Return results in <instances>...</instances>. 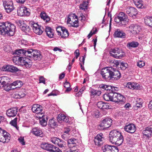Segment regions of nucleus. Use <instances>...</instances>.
Returning a JSON list of instances; mask_svg holds the SVG:
<instances>
[{"instance_id": "obj_1", "label": "nucleus", "mask_w": 152, "mask_h": 152, "mask_svg": "<svg viewBox=\"0 0 152 152\" xmlns=\"http://www.w3.org/2000/svg\"><path fill=\"white\" fill-rule=\"evenodd\" d=\"M101 74L103 78L107 80H116L121 76L120 72L112 67H107L102 69L101 71Z\"/></svg>"}, {"instance_id": "obj_2", "label": "nucleus", "mask_w": 152, "mask_h": 152, "mask_svg": "<svg viewBox=\"0 0 152 152\" xmlns=\"http://www.w3.org/2000/svg\"><path fill=\"white\" fill-rule=\"evenodd\" d=\"M15 26L10 22L0 23V34L13 36L15 31Z\"/></svg>"}, {"instance_id": "obj_3", "label": "nucleus", "mask_w": 152, "mask_h": 152, "mask_svg": "<svg viewBox=\"0 0 152 152\" xmlns=\"http://www.w3.org/2000/svg\"><path fill=\"white\" fill-rule=\"evenodd\" d=\"M26 56L33 58L34 60H40L42 56L39 50L32 49H26Z\"/></svg>"}, {"instance_id": "obj_4", "label": "nucleus", "mask_w": 152, "mask_h": 152, "mask_svg": "<svg viewBox=\"0 0 152 152\" xmlns=\"http://www.w3.org/2000/svg\"><path fill=\"white\" fill-rule=\"evenodd\" d=\"M112 124V119L108 117L104 119L98 126L99 130H104L110 127Z\"/></svg>"}, {"instance_id": "obj_5", "label": "nucleus", "mask_w": 152, "mask_h": 152, "mask_svg": "<svg viewBox=\"0 0 152 152\" xmlns=\"http://www.w3.org/2000/svg\"><path fill=\"white\" fill-rule=\"evenodd\" d=\"M110 53V56L114 58L119 59L123 57L124 55V53L122 50L117 47L111 49Z\"/></svg>"}, {"instance_id": "obj_6", "label": "nucleus", "mask_w": 152, "mask_h": 152, "mask_svg": "<svg viewBox=\"0 0 152 152\" xmlns=\"http://www.w3.org/2000/svg\"><path fill=\"white\" fill-rule=\"evenodd\" d=\"M3 4L7 13L11 12L14 9L13 3L11 0H4Z\"/></svg>"}, {"instance_id": "obj_7", "label": "nucleus", "mask_w": 152, "mask_h": 152, "mask_svg": "<svg viewBox=\"0 0 152 152\" xmlns=\"http://www.w3.org/2000/svg\"><path fill=\"white\" fill-rule=\"evenodd\" d=\"M30 25L35 33L39 35L42 33L43 29L41 26H39L37 23H34L33 22H30Z\"/></svg>"}, {"instance_id": "obj_8", "label": "nucleus", "mask_w": 152, "mask_h": 152, "mask_svg": "<svg viewBox=\"0 0 152 152\" xmlns=\"http://www.w3.org/2000/svg\"><path fill=\"white\" fill-rule=\"evenodd\" d=\"M121 133L116 130H113L111 131L109 134V140L110 142L112 143L114 142L115 141L118 139V138L121 136Z\"/></svg>"}, {"instance_id": "obj_9", "label": "nucleus", "mask_w": 152, "mask_h": 152, "mask_svg": "<svg viewBox=\"0 0 152 152\" xmlns=\"http://www.w3.org/2000/svg\"><path fill=\"white\" fill-rule=\"evenodd\" d=\"M102 148L103 152H118V148L113 145H106Z\"/></svg>"}, {"instance_id": "obj_10", "label": "nucleus", "mask_w": 152, "mask_h": 152, "mask_svg": "<svg viewBox=\"0 0 152 152\" xmlns=\"http://www.w3.org/2000/svg\"><path fill=\"white\" fill-rule=\"evenodd\" d=\"M113 101L115 102H123L125 99L124 96L119 94L113 92Z\"/></svg>"}, {"instance_id": "obj_11", "label": "nucleus", "mask_w": 152, "mask_h": 152, "mask_svg": "<svg viewBox=\"0 0 152 152\" xmlns=\"http://www.w3.org/2000/svg\"><path fill=\"white\" fill-rule=\"evenodd\" d=\"M141 30L140 26L137 24H132L129 27V31L133 34L138 33Z\"/></svg>"}, {"instance_id": "obj_12", "label": "nucleus", "mask_w": 152, "mask_h": 152, "mask_svg": "<svg viewBox=\"0 0 152 152\" xmlns=\"http://www.w3.org/2000/svg\"><path fill=\"white\" fill-rule=\"evenodd\" d=\"M104 138L103 134L101 133L99 134L95 137L94 141L96 145H100L103 144Z\"/></svg>"}, {"instance_id": "obj_13", "label": "nucleus", "mask_w": 152, "mask_h": 152, "mask_svg": "<svg viewBox=\"0 0 152 152\" xmlns=\"http://www.w3.org/2000/svg\"><path fill=\"white\" fill-rule=\"evenodd\" d=\"M10 140V134L4 131L0 135V142L3 143L8 142Z\"/></svg>"}, {"instance_id": "obj_14", "label": "nucleus", "mask_w": 152, "mask_h": 152, "mask_svg": "<svg viewBox=\"0 0 152 152\" xmlns=\"http://www.w3.org/2000/svg\"><path fill=\"white\" fill-rule=\"evenodd\" d=\"M69 17L67 20V22L70 23L72 27H78V25H77V23H75V24H73L74 22L76 21V19H77V16L75 14H73L70 15Z\"/></svg>"}, {"instance_id": "obj_15", "label": "nucleus", "mask_w": 152, "mask_h": 152, "mask_svg": "<svg viewBox=\"0 0 152 152\" xmlns=\"http://www.w3.org/2000/svg\"><path fill=\"white\" fill-rule=\"evenodd\" d=\"M126 13L130 17L134 18L138 12L136 9L133 7H131L126 9Z\"/></svg>"}, {"instance_id": "obj_16", "label": "nucleus", "mask_w": 152, "mask_h": 152, "mask_svg": "<svg viewBox=\"0 0 152 152\" xmlns=\"http://www.w3.org/2000/svg\"><path fill=\"white\" fill-rule=\"evenodd\" d=\"M18 113V109L16 107H12L8 110L6 112V115L9 117L15 116Z\"/></svg>"}, {"instance_id": "obj_17", "label": "nucleus", "mask_w": 152, "mask_h": 152, "mask_svg": "<svg viewBox=\"0 0 152 152\" xmlns=\"http://www.w3.org/2000/svg\"><path fill=\"white\" fill-rule=\"evenodd\" d=\"M124 129L127 132L133 133L136 130V127L135 125L132 124H130L125 126Z\"/></svg>"}, {"instance_id": "obj_18", "label": "nucleus", "mask_w": 152, "mask_h": 152, "mask_svg": "<svg viewBox=\"0 0 152 152\" xmlns=\"http://www.w3.org/2000/svg\"><path fill=\"white\" fill-rule=\"evenodd\" d=\"M22 63L20 65L24 66L27 68H29L31 67L32 65V62L31 60L27 58H23Z\"/></svg>"}, {"instance_id": "obj_19", "label": "nucleus", "mask_w": 152, "mask_h": 152, "mask_svg": "<svg viewBox=\"0 0 152 152\" xmlns=\"http://www.w3.org/2000/svg\"><path fill=\"white\" fill-rule=\"evenodd\" d=\"M41 146L42 149L50 152H52L54 145L51 144L45 143L41 144Z\"/></svg>"}, {"instance_id": "obj_20", "label": "nucleus", "mask_w": 152, "mask_h": 152, "mask_svg": "<svg viewBox=\"0 0 152 152\" xmlns=\"http://www.w3.org/2000/svg\"><path fill=\"white\" fill-rule=\"evenodd\" d=\"M142 134L148 138L151 137L152 134V126L147 127L145 130L142 131Z\"/></svg>"}, {"instance_id": "obj_21", "label": "nucleus", "mask_w": 152, "mask_h": 152, "mask_svg": "<svg viewBox=\"0 0 152 152\" xmlns=\"http://www.w3.org/2000/svg\"><path fill=\"white\" fill-rule=\"evenodd\" d=\"M3 68L4 69V70L12 72H18L20 70L16 67L11 65H8L6 66H4Z\"/></svg>"}, {"instance_id": "obj_22", "label": "nucleus", "mask_w": 152, "mask_h": 152, "mask_svg": "<svg viewBox=\"0 0 152 152\" xmlns=\"http://www.w3.org/2000/svg\"><path fill=\"white\" fill-rule=\"evenodd\" d=\"M31 110L34 113L37 114H39L42 110V108L39 105L34 104L32 106Z\"/></svg>"}, {"instance_id": "obj_23", "label": "nucleus", "mask_w": 152, "mask_h": 152, "mask_svg": "<svg viewBox=\"0 0 152 152\" xmlns=\"http://www.w3.org/2000/svg\"><path fill=\"white\" fill-rule=\"evenodd\" d=\"M117 19H118L119 21H128V19H127L126 15L123 12H120L118 17L116 18L115 19L116 22H118V21H117Z\"/></svg>"}, {"instance_id": "obj_24", "label": "nucleus", "mask_w": 152, "mask_h": 152, "mask_svg": "<svg viewBox=\"0 0 152 152\" xmlns=\"http://www.w3.org/2000/svg\"><path fill=\"white\" fill-rule=\"evenodd\" d=\"M57 119L59 123H61L62 121L67 122L69 121V118L62 114H59L57 116Z\"/></svg>"}, {"instance_id": "obj_25", "label": "nucleus", "mask_w": 152, "mask_h": 152, "mask_svg": "<svg viewBox=\"0 0 152 152\" xmlns=\"http://www.w3.org/2000/svg\"><path fill=\"white\" fill-rule=\"evenodd\" d=\"M126 87L132 89H138L140 88V86L138 83L134 82L127 83Z\"/></svg>"}, {"instance_id": "obj_26", "label": "nucleus", "mask_w": 152, "mask_h": 152, "mask_svg": "<svg viewBox=\"0 0 152 152\" xmlns=\"http://www.w3.org/2000/svg\"><path fill=\"white\" fill-rule=\"evenodd\" d=\"M77 140L74 138H71L68 140L67 143L68 146L69 148H72L77 145Z\"/></svg>"}, {"instance_id": "obj_27", "label": "nucleus", "mask_w": 152, "mask_h": 152, "mask_svg": "<svg viewBox=\"0 0 152 152\" xmlns=\"http://www.w3.org/2000/svg\"><path fill=\"white\" fill-rule=\"evenodd\" d=\"M113 35L115 37L124 38L125 37L126 34L122 31L117 30L115 32Z\"/></svg>"}, {"instance_id": "obj_28", "label": "nucleus", "mask_w": 152, "mask_h": 152, "mask_svg": "<svg viewBox=\"0 0 152 152\" xmlns=\"http://www.w3.org/2000/svg\"><path fill=\"white\" fill-rule=\"evenodd\" d=\"M26 49H21L17 50H15V52L14 53V54L16 55V56H26Z\"/></svg>"}, {"instance_id": "obj_29", "label": "nucleus", "mask_w": 152, "mask_h": 152, "mask_svg": "<svg viewBox=\"0 0 152 152\" xmlns=\"http://www.w3.org/2000/svg\"><path fill=\"white\" fill-rule=\"evenodd\" d=\"M45 32L47 35L50 38H52L54 36V30L51 28L46 27L45 29Z\"/></svg>"}, {"instance_id": "obj_30", "label": "nucleus", "mask_w": 152, "mask_h": 152, "mask_svg": "<svg viewBox=\"0 0 152 152\" xmlns=\"http://www.w3.org/2000/svg\"><path fill=\"white\" fill-rule=\"evenodd\" d=\"M31 132L36 136H40L42 134L41 130L38 127H35L33 129Z\"/></svg>"}, {"instance_id": "obj_31", "label": "nucleus", "mask_w": 152, "mask_h": 152, "mask_svg": "<svg viewBox=\"0 0 152 152\" xmlns=\"http://www.w3.org/2000/svg\"><path fill=\"white\" fill-rule=\"evenodd\" d=\"M39 117L40 118L41 117V116ZM47 116L43 115L40 118L39 123L42 126H45L47 124Z\"/></svg>"}, {"instance_id": "obj_32", "label": "nucleus", "mask_w": 152, "mask_h": 152, "mask_svg": "<svg viewBox=\"0 0 152 152\" xmlns=\"http://www.w3.org/2000/svg\"><path fill=\"white\" fill-rule=\"evenodd\" d=\"M23 58L22 57L16 56L13 57V61L15 63V64L18 65H20L22 63V60Z\"/></svg>"}, {"instance_id": "obj_33", "label": "nucleus", "mask_w": 152, "mask_h": 152, "mask_svg": "<svg viewBox=\"0 0 152 152\" xmlns=\"http://www.w3.org/2000/svg\"><path fill=\"white\" fill-rule=\"evenodd\" d=\"M40 16L41 18L43 19L46 22L49 21L50 20V18L47 15L46 13L44 11L41 12Z\"/></svg>"}, {"instance_id": "obj_34", "label": "nucleus", "mask_w": 152, "mask_h": 152, "mask_svg": "<svg viewBox=\"0 0 152 152\" xmlns=\"http://www.w3.org/2000/svg\"><path fill=\"white\" fill-rule=\"evenodd\" d=\"M113 92L105 94L103 96L104 99L106 101H113Z\"/></svg>"}, {"instance_id": "obj_35", "label": "nucleus", "mask_w": 152, "mask_h": 152, "mask_svg": "<svg viewBox=\"0 0 152 152\" xmlns=\"http://www.w3.org/2000/svg\"><path fill=\"white\" fill-rule=\"evenodd\" d=\"M57 145L60 148H62V149H64V150L66 149V143L63 140L59 139V140L58 141Z\"/></svg>"}, {"instance_id": "obj_36", "label": "nucleus", "mask_w": 152, "mask_h": 152, "mask_svg": "<svg viewBox=\"0 0 152 152\" xmlns=\"http://www.w3.org/2000/svg\"><path fill=\"white\" fill-rule=\"evenodd\" d=\"M118 138V139H116V140L113 143H115L118 146H120L122 144L123 142L124 137L121 134V136H120V137H119Z\"/></svg>"}, {"instance_id": "obj_37", "label": "nucleus", "mask_w": 152, "mask_h": 152, "mask_svg": "<svg viewBox=\"0 0 152 152\" xmlns=\"http://www.w3.org/2000/svg\"><path fill=\"white\" fill-rule=\"evenodd\" d=\"M133 2L137 8H142L144 7L143 2L142 0H133Z\"/></svg>"}, {"instance_id": "obj_38", "label": "nucleus", "mask_w": 152, "mask_h": 152, "mask_svg": "<svg viewBox=\"0 0 152 152\" xmlns=\"http://www.w3.org/2000/svg\"><path fill=\"white\" fill-rule=\"evenodd\" d=\"M139 43L136 42L134 41L132 42H129L127 44V46L130 48H136L139 45Z\"/></svg>"}, {"instance_id": "obj_39", "label": "nucleus", "mask_w": 152, "mask_h": 152, "mask_svg": "<svg viewBox=\"0 0 152 152\" xmlns=\"http://www.w3.org/2000/svg\"><path fill=\"white\" fill-rule=\"evenodd\" d=\"M8 77H0V83L1 85H6L8 83Z\"/></svg>"}, {"instance_id": "obj_40", "label": "nucleus", "mask_w": 152, "mask_h": 152, "mask_svg": "<svg viewBox=\"0 0 152 152\" xmlns=\"http://www.w3.org/2000/svg\"><path fill=\"white\" fill-rule=\"evenodd\" d=\"M11 84L12 86H17L15 88L17 87L20 88L23 85V83L22 82L19 80H16Z\"/></svg>"}, {"instance_id": "obj_41", "label": "nucleus", "mask_w": 152, "mask_h": 152, "mask_svg": "<svg viewBox=\"0 0 152 152\" xmlns=\"http://www.w3.org/2000/svg\"><path fill=\"white\" fill-rule=\"evenodd\" d=\"M145 22L147 25L152 27V17H149L146 18L145 19Z\"/></svg>"}, {"instance_id": "obj_42", "label": "nucleus", "mask_w": 152, "mask_h": 152, "mask_svg": "<svg viewBox=\"0 0 152 152\" xmlns=\"http://www.w3.org/2000/svg\"><path fill=\"white\" fill-rule=\"evenodd\" d=\"M88 2L87 1H83L82 3L80 4L79 8L80 10H83L84 11L87 10L88 9Z\"/></svg>"}, {"instance_id": "obj_43", "label": "nucleus", "mask_w": 152, "mask_h": 152, "mask_svg": "<svg viewBox=\"0 0 152 152\" xmlns=\"http://www.w3.org/2000/svg\"><path fill=\"white\" fill-rule=\"evenodd\" d=\"M21 29L26 34H28L30 31L31 30L30 27L25 24L22 26Z\"/></svg>"}, {"instance_id": "obj_44", "label": "nucleus", "mask_w": 152, "mask_h": 152, "mask_svg": "<svg viewBox=\"0 0 152 152\" xmlns=\"http://www.w3.org/2000/svg\"><path fill=\"white\" fill-rule=\"evenodd\" d=\"M62 34H61V35H60L61 36V37L63 38H66L69 35V33L67 30L65 28H63V29L62 31Z\"/></svg>"}, {"instance_id": "obj_45", "label": "nucleus", "mask_w": 152, "mask_h": 152, "mask_svg": "<svg viewBox=\"0 0 152 152\" xmlns=\"http://www.w3.org/2000/svg\"><path fill=\"white\" fill-rule=\"evenodd\" d=\"M4 87V89L7 91H9L11 89H13L15 88H12L11 84L8 83L6 84V85H2Z\"/></svg>"}, {"instance_id": "obj_46", "label": "nucleus", "mask_w": 152, "mask_h": 152, "mask_svg": "<svg viewBox=\"0 0 152 152\" xmlns=\"http://www.w3.org/2000/svg\"><path fill=\"white\" fill-rule=\"evenodd\" d=\"M25 7H19L17 10L18 15L19 16H22L24 15L23 11L25 10Z\"/></svg>"}, {"instance_id": "obj_47", "label": "nucleus", "mask_w": 152, "mask_h": 152, "mask_svg": "<svg viewBox=\"0 0 152 152\" xmlns=\"http://www.w3.org/2000/svg\"><path fill=\"white\" fill-rule=\"evenodd\" d=\"M49 124L51 127L53 128L57 126V123L53 119L50 120L49 122Z\"/></svg>"}, {"instance_id": "obj_48", "label": "nucleus", "mask_w": 152, "mask_h": 152, "mask_svg": "<svg viewBox=\"0 0 152 152\" xmlns=\"http://www.w3.org/2000/svg\"><path fill=\"white\" fill-rule=\"evenodd\" d=\"M70 84L69 82H66L64 83V87L66 88L65 90L66 92L69 91L71 90L72 89L70 88Z\"/></svg>"}, {"instance_id": "obj_49", "label": "nucleus", "mask_w": 152, "mask_h": 152, "mask_svg": "<svg viewBox=\"0 0 152 152\" xmlns=\"http://www.w3.org/2000/svg\"><path fill=\"white\" fill-rule=\"evenodd\" d=\"M110 63L111 66L117 67L119 65V62L118 61L114 60L110 61Z\"/></svg>"}, {"instance_id": "obj_50", "label": "nucleus", "mask_w": 152, "mask_h": 152, "mask_svg": "<svg viewBox=\"0 0 152 152\" xmlns=\"http://www.w3.org/2000/svg\"><path fill=\"white\" fill-rule=\"evenodd\" d=\"M142 100L141 99H139V101H137V102L135 104V106L138 108H140L142 107Z\"/></svg>"}, {"instance_id": "obj_51", "label": "nucleus", "mask_w": 152, "mask_h": 152, "mask_svg": "<svg viewBox=\"0 0 152 152\" xmlns=\"http://www.w3.org/2000/svg\"><path fill=\"white\" fill-rule=\"evenodd\" d=\"M90 92L92 95H99V94H101L100 91H97L95 90L91 89L90 91Z\"/></svg>"}, {"instance_id": "obj_52", "label": "nucleus", "mask_w": 152, "mask_h": 152, "mask_svg": "<svg viewBox=\"0 0 152 152\" xmlns=\"http://www.w3.org/2000/svg\"><path fill=\"white\" fill-rule=\"evenodd\" d=\"M59 139H60L56 137H53L51 138L50 141L55 144H57L58 141L59 140Z\"/></svg>"}, {"instance_id": "obj_53", "label": "nucleus", "mask_w": 152, "mask_h": 152, "mask_svg": "<svg viewBox=\"0 0 152 152\" xmlns=\"http://www.w3.org/2000/svg\"><path fill=\"white\" fill-rule=\"evenodd\" d=\"M93 116L96 118H99L100 116V114L99 111L98 110H96L94 111L92 114Z\"/></svg>"}, {"instance_id": "obj_54", "label": "nucleus", "mask_w": 152, "mask_h": 152, "mask_svg": "<svg viewBox=\"0 0 152 152\" xmlns=\"http://www.w3.org/2000/svg\"><path fill=\"white\" fill-rule=\"evenodd\" d=\"M17 118H15L14 120H12L10 122V124H11L12 125L15 127L17 129H18L17 125Z\"/></svg>"}, {"instance_id": "obj_55", "label": "nucleus", "mask_w": 152, "mask_h": 152, "mask_svg": "<svg viewBox=\"0 0 152 152\" xmlns=\"http://www.w3.org/2000/svg\"><path fill=\"white\" fill-rule=\"evenodd\" d=\"M115 88L114 86L107 85L106 90L107 91H110V92H114L113 89H114Z\"/></svg>"}, {"instance_id": "obj_56", "label": "nucleus", "mask_w": 152, "mask_h": 152, "mask_svg": "<svg viewBox=\"0 0 152 152\" xmlns=\"http://www.w3.org/2000/svg\"><path fill=\"white\" fill-rule=\"evenodd\" d=\"M120 68L123 70H125L128 66V65L126 63H124L123 62L120 63Z\"/></svg>"}, {"instance_id": "obj_57", "label": "nucleus", "mask_w": 152, "mask_h": 152, "mask_svg": "<svg viewBox=\"0 0 152 152\" xmlns=\"http://www.w3.org/2000/svg\"><path fill=\"white\" fill-rule=\"evenodd\" d=\"M17 95L18 96L17 98H20L25 96L26 94L24 93L23 91H20L18 92Z\"/></svg>"}, {"instance_id": "obj_58", "label": "nucleus", "mask_w": 152, "mask_h": 152, "mask_svg": "<svg viewBox=\"0 0 152 152\" xmlns=\"http://www.w3.org/2000/svg\"><path fill=\"white\" fill-rule=\"evenodd\" d=\"M145 65V62L142 61H139L137 63V65L140 68H141L144 66Z\"/></svg>"}, {"instance_id": "obj_59", "label": "nucleus", "mask_w": 152, "mask_h": 152, "mask_svg": "<svg viewBox=\"0 0 152 152\" xmlns=\"http://www.w3.org/2000/svg\"><path fill=\"white\" fill-rule=\"evenodd\" d=\"M15 23L20 28L22 27L23 25L25 24L23 23V21L20 20L16 21Z\"/></svg>"}, {"instance_id": "obj_60", "label": "nucleus", "mask_w": 152, "mask_h": 152, "mask_svg": "<svg viewBox=\"0 0 152 152\" xmlns=\"http://www.w3.org/2000/svg\"><path fill=\"white\" fill-rule=\"evenodd\" d=\"M63 27H64L59 26L56 28V29L57 32L58 33V35H61V31H62Z\"/></svg>"}, {"instance_id": "obj_61", "label": "nucleus", "mask_w": 152, "mask_h": 152, "mask_svg": "<svg viewBox=\"0 0 152 152\" xmlns=\"http://www.w3.org/2000/svg\"><path fill=\"white\" fill-rule=\"evenodd\" d=\"M18 140L22 145H25V142L24 141V137H19Z\"/></svg>"}, {"instance_id": "obj_62", "label": "nucleus", "mask_w": 152, "mask_h": 152, "mask_svg": "<svg viewBox=\"0 0 152 152\" xmlns=\"http://www.w3.org/2000/svg\"><path fill=\"white\" fill-rule=\"evenodd\" d=\"M25 10L23 11L24 15H26L28 16L30 15V12H29V9L27 8L26 7H25Z\"/></svg>"}, {"instance_id": "obj_63", "label": "nucleus", "mask_w": 152, "mask_h": 152, "mask_svg": "<svg viewBox=\"0 0 152 152\" xmlns=\"http://www.w3.org/2000/svg\"><path fill=\"white\" fill-rule=\"evenodd\" d=\"M104 103V102L102 101H100L98 102V103L97 104V105L98 107L99 108L102 109L103 107Z\"/></svg>"}, {"instance_id": "obj_64", "label": "nucleus", "mask_w": 152, "mask_h": 152, "mask_svg": "<svg viewBox=\"0 0 152 152\" xmlns=\"http://www.w3.org/2000/svg\"><path fill=\"white\" fill-rule=\"evenodd\" d=\"M52 152H62V151L58 148L54 146Z\"/></svg>"}]
</instances>
